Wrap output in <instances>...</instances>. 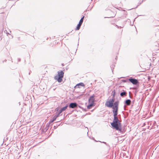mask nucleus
<instances>
[{
	"mask_svg": "<svg viewBox=\"0 0 159 159\" xmlns=\"http://www.w3.org/2000/svg\"><path fill=\"white\" fill-rule=\"evenodd\" d=\"M117 113H114V120L113 122L111 123L112 127L116 130L121 131V126L120 120L117 116Z\"/></svg>",
	"mask_w": 159,
	"mask_h": 159,
	"instance_id": "nucleus-1",
	"label": "nucleus"
},
{
	"mask_svg": "<svg viewBox=\"0 0 159 159\" xmlns=\"http://www.w3.org/2000/svg\"><path fill=\"white\" fill-rule=\"evenodd\" d=\"M95 95H93L91 96L89 98L88 100V105L87 106L88 109H90L95 105Z\"/></svg>",
	"mask_w": 159,
	"mask_h": 159,
	"instance_id": "nucleus-2",
	"label": "nucleus"
},
{
	"mask_svg": "<svg viewBox=\"0 0 159 159\" xmlns=\"http://www.w3.org/2000/svg\"><path fill=\"white\" fill-rule=\"evenodd\" d=\"M64 72L62 70L57 72V74L54 77V79L57 80L58 82H61L63 80Z\"/></svg>",
	"mask_w": 159,
	"mask_h": 159,
	"instance_id": "nucleus-3",
	"label": "nucleus"
},
{
	"mask_svg": "<svg viewBox=\"0 0 159 159\" xmlns=\"http://www.w3.org/2000/svg\"><path fill=\"white\" fill-rule=\"evenodd\" d=\"M118 102H115L113 105L112 108L113 109V112L114 113H117L118 110Z\"/></svg>",
	"mask_w": 159,
	"mask_h": 159,
	"instance_id": "nucleus-4",
	"label": "nucleus"
},
{
	"mask_svg": "<svg viewBox=\"0 0 159 159\" xmlns=\"http://www.w3.org/2000/svg\"><path fill=\"white\" fill-rule=\"evenodd\" d=\"M114 100V98H112V99L110 100L109 101H107L105 103V105L108 107H112Z\"/></svg>",
	"mask_w": 159,
	"mask_h": 159,
	"instance_id": "nucleus-5",
	"label": "nucleus"
},
{
	"mask_svg": "<svg viewBox=\"0 0 159 159\" xmlns=\"http://www.w3.org/2000/svg\"><path fill=\"white\" fill-rule=\"evenodd\" d=\"M129 80L130 82L134 85H136L138 83L137 80L133 78L129 79Z\"/></svg>",
	"mask_w": 159,
	"mask_h": 159,
	"instance_id": "nucleus-6",
	"label": "nucleus"
},
{
	"mask_svg": "<svg viewBox=\"0 0 159 159\" xmlns=\"http://www.w3.org/2000/svg\"><path fill=\"white\" fill-rule=\"evenodd\" d=\"M77 107V104L76 103H71L69 105V107L71 108H74Z\"/></svg>",
	"mask_w": 159,
	"mask_h": 159,
	"instance_id": "nucleus-7",
	"label": "nucleus"
},
{
	"mask_svg": "<svg viewBox=\"0 0 159 159\" xmlns=\"http://www.w3.org/2000/svg\"><path fill=\"white\" fill-rule=\"evenodd\" d=\"M67 107H68V105H67L65 107H63L62 108H61V109L60 110V112H59V113L58 114H59L60 113H61L62 111H65V110H66L67 109Z\"/></svg>",
	"mask_w": 159,
	"mask_h": 159,
	"instance_id": "nucleus-8",
	"label": "nucleus"
},
{
	"mask_svg": "<svg viewBox=\"0 0 159 159\" xmlns=\"http://www.w3.org/2000/svg\"><path fill=\"white\" fill-rule=\"evenodd\" d=\"M59 115V114H58L57 115H55V116H54L53 118V120H52L50 121V123H52L54 120H55L56 119V118L58 117Z\"/></svg>",
	"mask_w": 159,
	"mask_h": 159,
	"instance_id": "nucleus-9",
	"label": "nucleus"
},
{
	"mask_svg": "<svg viewBox=\"0 0 159 159\" xmlns=\"http://www.w3.org/2000/svg\"><path fill=\"white\" fill-rule=\"evenodd\" d=\"M131 101L129 99L126 100L125 101V103L127 105H129L130 104Z\"/></svg>",
	"mask_w": 159,
	"mask_h": 159,
	"instance_id": "nucleus-10",
	"label": "nucleus"
},
{
	"mask_svg": "<svg viewBox=\"0 0 159 159\" xmlns=\"http://www.w3.org/2000/svg\"><path fill=\"white\" fill-rule=\"evenodd\" d=\"M81 25V24L79 23L76 27V30H79L80 29Z\"/></svg>",
	"mask_w": 159,
	"mask_h": 159,
	"instance_id": "nucleus-11",
	"label": "nucleus"
},
{
	"mask_svg": "<svg viewBox=\"0 0 159 159\" xmlns=\"http://www.w3.org/2000/svg\"><path fill=\"white\" fill-rule=\"evenodd\" d=\"M84 16L81 18V19H80V20L79 22V23H80L81 24H82L83 22V20H84Z\"/></svg>",
	"mask_w": 159,
	"mask_h": 159,
	"instance_id": "nucleus-12",
	"label": "nucleus"
},
{
	"mask_svg": "<svg viewBox=\"0 0 159 159\" xmlns=\"http://www.w3.org/2000/svg\"><path fill=\"white\" fill-rule=\"evenodd\" d=\"M126 94V92H123L120 93V95L121 96H123L124 95H125Z\"/></svg>",
	"mask_w": 159,
	"mask_h": 159,
	"instance_id": "nucleus-13",
	"label": "nucleus"
},
{
	"mask_svg": "<svg viewBox=\"0 0 159 159\" xmlns=\"http://www.w3.org/2000/svg\"><path fill=\"white\" fill-rule=\"evenodd\" d=\"M150 77L149 76H148V79L149 80H150Z\"/></svg>",
	"mask_w": 159,
	"mask_h": 159,
	"instance_id": "nucleus-14",
	"label": "nucleus"
},
{
	"mask_svg": "<svg viewBox=\"0 0 159 159\" xmlns=\"http://www.w3.org/2000/svg\"><path fill=\"white\" fill-rule=\"evenodd\" d=\"M115 91L114 90V94H113V96H114L115 95Z\"/></svg>",
	"mask_w": 159,
	"mask_h": 159,
	"instance_id": "nucleus-15",
	"label": "nucleus"
}]
</instances>
